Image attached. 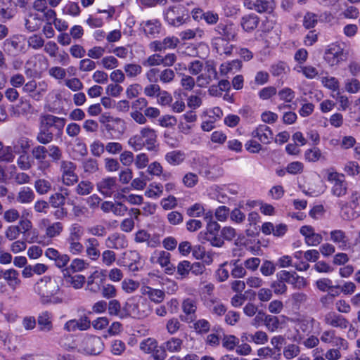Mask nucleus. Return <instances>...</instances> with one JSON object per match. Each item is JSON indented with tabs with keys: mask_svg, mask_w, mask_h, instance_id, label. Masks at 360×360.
<instances>
[{
	"mask_svg": "<svg viewBox=\"0 0 360 360\" xmlns=\"http://www.w3.org/2000/svg\"><path fill=\"white\" fill-rule=\"evenodd\" d=\"M34 291L39 297L43 304H58L62 299L57 297L60 285L57 281L50 276H44L34 285Z\"/></svg>",
	"mask_w": 360,
	"mask_h": 360,
	"instance_id": "1",
	"label": "nucleus"
},
{
	"mask_svg": "<svg viewBox=\"0 0 360 360\" xmlns=\"http://www.w3.org/2000/svg\"><path fill=\"white\" fill-rule=\"evenodd\" d=\"M128 143L136 151L141 150L144 147L149 151H156L158 149L156 131L149 127H142L138 134L129 139Z\"/></svg>",
	"mask_w": 360,
	"mask_h": 360,
	"instance_id": "2",
	"label": "nucleus"
},
{
	"mask_svg": "<svg viewBox=\"0 0 360 360\" xmlns=\"http://www.w3.org/2000/svg\"><path fill=\"white\" fill-rule=\"evenodd\" d=\"M124 309L126 314H124L122 316H125V318L131 316L134 319H144L150 313V308L148 302L141 300L137 302L133 300L127 302L124 304Z\"/></svg>",
	"mask_w": 360,
	"mask_h": 360,
	"instance_id": "3",
	"label": "nucleus"
},
{
	"mask_svg": "<svg viewBox=\"0 0 360 360\" xmlns=\"http://www.w3.org/2000/svg\"><path fill=\"white\" fill-rule=\"evenodd\" d=\"M348 51L338 44H332L325 51V60L330 66L338 65L348 58Z\"/></svg>",
	"mask_w": 360,
	"mask_h": 360,
	"instance_id": "4",
	"label": "nucleus"
},
{
	"mask_svg": "<svg viewBox=\"0 0 360 360\" xmlns=\"http://www.w3.org/2000/svg\"><path fill=\"white\" fill-rule=\"evenodd\" d=\"M218 73L215 63L213 60H207L205 63L204 72L196 77L198 86L203 88L207 86L213 80L218 79Z\"/></svg>",
	"mask_w": 360,
	"mask_h": 360,
	"instance_id": "5",
	"label": "nucleus"
},
{
	"mask_svg": "<svg viewBox=\"0 0 360 360\" xmlns=\"http://www.w3.org/2000/svg\"><path fill=\"white\" fill-rule=\"evenodd\" d=\"M77 166L70 160H63L60 162V172L62 182L66 186H72L78 181V176L75 173Z\"/></svg>",
	"mask_w": 360,
	"mask_h": 360,
	"instance_id": "6",
	"label": "nucleus"
},
{
	"mask_svg": "<svg viewBox=\"0 0 360 360\" xmlns=\"http://www.w3.org/2000/svg\"><path fill=\"white\" fill-rule=\"evenodd\" d=\"M104 345L101 338L86 336L80 343L79 350L91 355H97L103 349Z\"/></svg>",
	"mask_w": 360,
	"mask_h": 360,
	"instance_id": "7",
	"label": "nucleus"
},
{
	"mask_svg": "<svg viewBox=\"0 0 360 360\" xmlns=\"http://www.w3.org/2000/svg\"><path fill=\"white\" fill-rule=\"evenodd\" d=\"M49 85L45 81L37 82L34 79L27 82L23 86L22 90L35 101H40L47 92Z\"/></svg>",
	"mask_w": 360,
	"mask_h": 360,
	"instance_id": "8",
	"label": "nucleus"
},
{
	"mask_svg": "<svg viewBox=\"0 0 360 360\" xmlns=\"http://www.w3.org/2000/svg\"><path fill=\"white\" fill-rule=\"evenodd\" d=\"M65 121L63 117L51 114H41L39 117V126L49 130L51 127H54L58 130V134H61L65 125Z\"/></svg>",
	"mask_w": 360,
	"mask_h": 360,
	"instance_id": "9",
	"label": "nucleus"
},
{
	"mask_svg": "<svg viewBox=\"0 0 360 360\" xmlns=\"http://www.w3.org/2000/svg\"><path fill=\"white\" fill-rule=\"evenodd\" d=\"M105 279V270L95 271L87 278L86 290L93 293H98L101 290Z\"/></svg>",
	"mask_w": 360,
	"mask_h": 360,
	"instance_id": "10",
	"label": "nucleus"
},
{
	"mask_svg": "<svg viewBox=\"0 0 360 360\" xmlns=\"http://www.w3.org/2000/svg\"><path fill=\"white\" fill-rule=\"evenodd\" d=\"M117 187L115 177L103 178L96 184L98 191L105 197H110L117 190Z\"/></svg>",
	"mask_w": 360,
	"mask_h": 360,
	"instance_id": "11",
	"label": "nucleus"
},
{
	"mask_svg": "<svg viewBox=\"0 0 360 360\" xmlns=\"http://www.w3.org/2000/svg\"><path fill=\"white\" fill-rule=\"evenodd\" d=\"M177 7L170 6L164 11V18L170 25L174 27H179L189 20L188 15L186 18L184 15L177 16Z\"/></svg>",
	"mask_w": 360,
	"mask_h": 360,
	"instance_id": "12",
	"label": "nucleus"
},
{
	"mask_svg": "<svg viewBox=\"0 0 360 360\" xmlns=\"http://www.w3.org/2000/svg\"><path fill=\"white\" fill-rule=\"evenodd\" d=\"M324 323L330 327L340 329H346L349 325L345 317L334 311H330L325 315Z\"/></svg>",
	"mask_w": 360,
	"mask_h": 360,
	"instance_id": "13",
	"label": "nucleus"
},
{
	"mask_svg": "<svg viewBox=\"0 0 360 360\" xmlns=\"http://www.w3.org/2000/svg\"><path fill=\"white\" fill-rule=\"evenodd\" d=\"M105 246L109 249H124L128 245L126 236L120 233H113L105 241Z\"/></svg>",
	"mask_w": 360,
	"mask_h": 360,
	"instance_id": "14",
	"label": "nucleus"
},
{
	"mask_svg": "<svg viewBox=\"0 0 360 360\" xmlns=\"http://www.w3.org/2000/svg\"><path fill=\"white\" fill-rule=\"evenodd\" d=\"M183 312L186 314L185 318L181 320L186 323L193 322L196 318L195 315L197 310V300L193 298L184 299L181 304Z\"/></svg>",
	"mask_w": 360,
	"mask_h": 360,
	"instance_id": "15",
	"label": "nucleus"
},
{
	"mask_svg": "<svg viewBox=\"0 0 360 360\" xmlns=\"http://www.w3.org/2000/svg\"><path fill=\"white\" fill-rule=\"evenodd\" d=\"M171 255L164 250H155L150 257V261L153 264H159L162 267H166L167 273L172 271L174 267H169Z\"/></svg>",
	"mask_w": 360,
	"mask_h": 360,
	"instance_id": "16",
	"label": "nucleus"
},
{
	"mask_svg": "<svg viewBox=\"0 0 360 360\" xmlns=\"http://www.w3.org/2000/svg\"><path fill=\"white\" fill-rule=\"evenodd\" d=\"M252 136L263 144H269L273 139V132L270 127L265 124L259 125L252 132Z\"/></svg>",
	"mask_w": 360,
	"mask_h": 360,
	"instance_id": "17",
	"label": "nucleus"
},
{
	"mask_svg": "<svg viewBox=\"0 0 360 360\" xmlns=\"http://www.w3.org/2000/svg\"><path fill=\"white\" fill-rule=\"evenodd\" d=\"M91 326L90 320L86 316H82L79 319H71L65 323L64 329L68 332L76 330H85Z\"/></svg>",
	"mask_w": 360,
	"mask_h": 360,
	"instance_id": "18",
	"label": "nucleus"
},
{
	"mask_svg": "<svg viewBox=\"0 0 360 360\" xmlns=\"http://www.w3.org/2000/svg\"><path fill=\"white\" fill-rule=\"evenodd\" d=\"M215 31L226 40L234 41L237 37V31L232 23H219L216 27Z\"/></svg>",
	"mask_w": 360,
	"mask_h": 360,
	"instance_id": "19",
	"label": "nucleus"
},
{
	"mask_svg": "<svg viewBox=\"0 0 360 360\" xmlns=\"http://www.w3.org/2000/svg\"><path fill=\"white\" fill-rule=\"evenodd\" d=\"M134 240L137 243H146L148 247L155 248L160 244V238L157 236H151L146 231L139 230L134 236Z\"/></svg>",
	"mask_w": 360,
	"mask_h": 360,
	"instance_id": "20",
	"label": "nucleus"
},
{
	"mask_svg": "<svg viewBox=\"0 0 360 360\" xmlns=\"http://www.w3.org/2000/svg\"><path fill=\"white\" fill-rule=\"evenodd\" d=\"M212 47L216 52L222 56H230L232 53L233 46L230 44L229 40L222 37H215L212 40Z\"/></svg>",
	"mask_w": 360,
	"mask_h": 360,
	"instance_id": "21",
	"label": "nucleus"
},
{
	"mask_svg": "<svg viewBox=\"0 0 360 360\" xmlns=\"http://www.w3.org/2000/svg\"><path fill=\"white\" fill-rule=\"evenodd\" d=\"M259 13H273L276 8V2L274 0H255L250 7Z\"/></svg>",
	"mask_w": 360,
	"mask_h": 360,
	"instance_id": "22",
	"label": "nucleus"
},
{
	"mask_svg": "<svg viewBox=\"0 0 360 360\" xmlns=\"http://www.w3.org/2000/svg\"><path fill=\"white\" fill-rule=\"evenodd\" d=\"M259 22V18L254 14H248L243 15L240 19V25L243 30L247 32L255 30Z\"/></svg>",
	"mask_w": 360,
	"mask_h": 360,
	"instance_id": "23",
	"label": "nucleus"
},
{
	"mask_svg": "<svg viewBox=\"0 0 360 360\" xmlns=\"http://www.w3.org/2000/svg\"><path fill=\"white\" fill-rule=\"evenodd\" d=\"M99 242L95 238H89L86 240V254L93 261L97 260L101 256L98 250Z\"/></svg>",
	"mask_w": 360,
	"mask_h": 360,
	"instance_id": "24",
	"label": "nucleus"
},
{
	"mask_svg": "<svg viewBox=\"0 0 360 360\" xmlns=\"http://www.w3.org/2000/svg\"><path fill=\"white\" fill-rule=\"evenodd\" d=\"M141 291L143 295L148 296V298L155 303L162 302L165 297V293L163 290L155 289L150 286H143Z\"/></svg>",
	"mask_w": 360,
	"mask_h": 360,
	"instance_id": "25",
	"label": "nucleus"
},
{
	"mask_svg": "<svg viewBox=\"0 0 360 360\" xmlns=\"http://www.w3.org/2000/svg\"><path fill=\"white\" fill-rule=\"evenodd\" d=\"M11 6V0H0V18L4 22L11 20L15 15V10Z\"/></svg>",
	"mask_w": 360,
	"mask_h": 360,
	"instance_id": "26",
	"label": "nucleus"
},
{
	"mask_svg": "<svg viewBox=\"0 0 360 360\" xmlns=\"http://www.w3.org/2000/svg\"><path fill=\"white\" fill-rule=\"evenodd\" d=\"M52 316L49 311L40 314L37 318V323L41 331L49 332L53 329Z\"/></svg>",
	"mask_w": 360,
	"mask_h": 360,
	"instance_id": "27",
	"label": "nucleus"
},
{
	"mask_svg": "<svg viewBox=\"0 0 360 360\" xmlns=\"http://www.w3.org/2000/svg\"><path fill=\"white\" fill-rule=\"evenodd\" d=\"M18 276L19 274L15 269H10L4 271L3 278L11 289L15 290L21 282Z\"/></svg>",
	"mask_w": 360,
	"mask_h": 360,
	"instance_id": "28",
	"label": "nucleus"
},
{
	"mask_svg": "<svg viewBox=\"0 0 360 360\" xmlns=\"http://www.w3.org/2000/svg\"><path fill=\"white\" fill-rule=\"evenodd\" d=\"M330 240L335 243H339L340 248L345 250L347 246L348 239L345 231L340 229L333 230L330 233Z\"/></svg>",
	"mask_w": 360,
	"mask_h": 360,
	"instance_id": "29",
	"label": "nucleus"
},
{
	"mask_svg": "<svg viewBox=\"0 0 360 360\" xmlns=\"http://www.w3.org/2000/svg\"><path fill=\"white\" fill-rule=\"evenodd\" d=\"M88 266L89 264L84 259L79 258L74 259L71 262L70 265L65 270V273H64V275L66 276L70 272L75 273L82 271L86 269Z\"/></svg>",
	"mask_w": 360,
	"mask_h": 360,
	"instance_id": "30",
	"label": "nucleus"
},
{
	"mask_svg": "<svg viewBox=\"0 0 360 360\" xmlns=\"http://www.w3.org/2000/svg\"><path fill=\"white\" fill-rule=\"evenodd\" d=\"M39 20L40 18L38 17L37 14L30 12L25 18V27L26 30L29 32H34L39 30Z\"/></svg>",
	"mask_w": 360,
	"mask_h": 360,
	"instance_id": "31",
	"label": "nucleus"
},
{
	"mask_svg": "<svg viewBox=\"0 0 360 360\" xmlns=\"http://www.w3.org/2000/svg\"><path fill=\"white\" fill-rule=\"evenodd\" d=\"M198 239L202 243L209 241L212 246L215 247H221L224 245V240L218 236V233L207 236L203 231H201L198 234Z\"/></svg>",
	"mask_w": 360,
	"mask_h": 360,
	"instance_id": "32",
	"label": "nucleus"
},
{
	"mask_svg": "<svg viewBox=\"0 0 360 360\" xmlns=\"http://www.w3.org/2000/svg\"><path fill=\"white\" fill-rule=\"evenodd\" d=\"M185 154L181 150H173L165 155L166 161L171 165H179L184 162Z\"/></svg>",
	"mask_w": 360,
	"mask_h": 360,
	"instance_id": "33",
	"label": "nucleus"
},
{
	"mask_svg": "<svg viewBox=\"0 0 360 360\" xmlns=\"http://www.w3.org/2000/svg\"><path fill=\"white\" fill-rule=\"evenodd\" d=\"M34 199L33 191L28 187L22 188L18 193L16 200L22 204L30 203Z\"/></svg>",
	"mask_w": 360,
	"mask_h": 360,
	"instance_id": "34",
	"label": "nucleus"
},
{
	"mask_svg": "<svg viewBox=\"0 0 360 360\" xmlns=\"http://www.w3.org/2000/svg\"><path fill=\"white\" fill-rule=\"evenodd\" d=\"M108 310L110 315L117 316L121 319H124L125 316H122L124 314H126L124 306L122 309H121V304L117 300H111L108 304Z\"/></svg>",
	"mask_w": 360,
	"mask_h": 360,
	"instance_id": "35",
	"label": "nucleus"
},
{
	"mask_svg": "<svg viewBox=\"0 0 360 360\" xmlns=\"http://www.w3.org/2000/svg\"><path fill=\"white\" fill-rule=\"evenodd\" d=\"M82 167L84 172L89 175L96 173L99 169L98 161L91 158L84 160L82 162Z\"/></svg>",
	"mask_w": 360,
	"mask_h": 360,
	"instance_id": "36",
	"label": "nucleus"
},
{
	"mask_svg": "<svg viewBox=\"0 0 360 360\" xmlns=\"http://www.w3.org/2000/svg\"><path fill=\"white\" fill-rule=\"evenodd\" d=\"M54 135L50 130L39 126V132L37 134V141L43 145L50 143L53 140Z\"/></svg>",
	"mask_w": 360,
	"mask_h": 360,
	"instance_id": "37",
	"label": "nucleus"
},
{
	"mask_svg": "<svg viewBox=\"0 0 360 360\" xmlns=\"http://www.w3.org/2000/svg\"><path fill=\"white\" fill-rule=\"evenodd\" d=\"M183 340L178 338H171L164 343V348L171 352H179L181 349Z\"/></svg>",
	"mask_w": 360,
	"mask_h": 360,
	"instance_id": "38",
	"label": "nucleus"
},
{
	"mask_svg": "<svg viewBox=\"0 0 360 360\" xmlns=\"http://www.w3.org/2000/svg\"><path fill=\"white\" fill-rule=\"evenodd\" d=\"M124 71L127 77L134 78L142 73L143 68L137 63H127L124 66Z\"/></svg>",
	"mask_w": 360,
	"mask_h": 360,
	"instance_id": "39",
	"label": "nucleus"
},
{
	"mask_svg": "<svg viewBox=\"0 0 360 360\" xmlns=\"http://www.w3.org/2000/svg\"><path fill=\"white\" fill-rule=\"evenodd\" d=\"M163 193V186L161 184L152 183L145 191V195L149 198H158Z\"/></svg>",
	"mask_w": 360,
	"mask_h": 360,
	"instance_id": "40",
	"label": "nucleus"
},
{
	"mask_svg": "<svg viewBox=\"0 0 360 360\" xmlns=\"http://www.w3.org/2000/svg\"><path fill=\"white\" fill-rule=\"evenodd\" d=\"M160 24L158 20H147L144 22L143 31L148 36L155 37L160 33Z\"/></svg>",
	"mask_w": 360,
	"mask_h": 360,
	"instance_id": "41",
	"label": "nucleus"
},
{
	"mask_svg": "<svg viewBox=\"0 0 360 360\" xmlns=\"http://www.w3.org/2000/svg\"><path fill=\"white\" fill-rule=\"evenodd\" d=\"M300 351V347L297 345L292 343L284 347L283 354L285 359L291 360L298 356Z\"/></svg>",
	"mask_w": 360,
	"mask_h": 360,
	"instance_id": "42",
	"label": "nucleus"
},
{
	"mask_svg": "<svg viewBox=\"0 0 360 360\" xmlns=\"http://www.w3.org/2000/svg\"><path fill=\"white\" fill-rule=\"evenodd\" d=\"M63 229L64 226L61 222L57 221L52 223L51 226L47 227V229L45 232V236L49 238L58 237L61 234Z\"/></svg>",
	"mask_w": 360,
	"mask_h": 360,
	"instance_id": "43",
	"label": "nucleus"
},
{
	"mask_svg": "<svg viewBox=\"0 0 360 360\" xmlns=\"http://www.w3.org/2000/svg\"><path fill=\"white\" fill-rule=\"evenodd\" d=\"M69 233L66 240H81L84 235V229L79 224H72L69 228Z\"/></svg>",
	"mask_w": 360,
	"mask_h": 360,
	"instance_id": "44",
	"label": "nucleus"
},
{
	"mask_svg": "<svg viewBox=\"0 0 360 360\" xmlns=\"http://www.w3.org/2000/svg\"><path fill=\"white\" fill-rule=\"evenodd\" d=\"M18 115L27 117L34 113V109L29 101L20 100L17 105Z\"/></svg>",
	"mask_w": 360,
	"mask_h": 360,
	"instance_id": "45",
	"label": "nucleus"
},
{
	"mask_svg": "<svg viewBox=\"0 0 360 360\" xmlns=\"http://www.w3.org/2000/svg\"><path fill=\"white\" fill-rule=\"evenodd\" d=\"M37 192L41 195L48 193L52 188V184L44 179H37L34 183Z\"/></svg>",
	"mask_w": 360,
	"mask_h": 360,
	"instance_id": "46",
	"label": "nucleus"
},
{
	"mask_svg": "<svg viewBox=\"0 0 360 360\" xmlns=\"http://www.w3.org/2000/svg\"><path fill=\"white\" fill-rule=\"evenodd\" d=\"M347 191V184L344 179L338 180L334 183L332 188V193L337 197H342L346 195Z\"/></svg>",
	"mask_w": 360,
	"mask_h": 360,
	"instance_id": "47",
	"label": "nucleus"
},
{
	"mask_svg": "<svg viewBox=\"0 0 360 360\" xmlns=\"http://www.w3.org/2000/svg\"><path fill=\"white\" fill-rule=\"evenodd\" d=\"M94 189L93 184L89 181H81L76 186L75 191L79 195H87Z\"/></svg>",
	"mask_w": 360,
	"mask_h": 360,
	"instance_id": "48",
	"label": "nucleus"
},
{
	"mask_svg": "<svg viewBox=\"0 0 360 360\" xmlns=\"http://www.w3.org/2000/svg\"><path fill=\"white\" fill-rule=\"evenodd\" d=\"M249 336L250 338V342H254L256 345H265L269 340L267 333L262 330H257Z\"/></svg>",
	"mask_w": 360,
	"mask_h": 360,
	"instance_id": "49",
	"label": "nucleus"
},
{
	"mask_svg": "<svg viewBox=\"0 0 360 360\" xmlns=\"http://www.w3.org/2000/svg\"><path fill=\"white\" fill-rule=\"evenodd\" d=\"M66 281L69 283L75 289H80L85 283L86 278L84 276L81 274H77L72 276L69 275L66 279Z\"/></svg>",
	"mask_w": 360,
	"mask_h": 360,
	"instance_id": "50",
	"label": "nucleus"
},
{
	"mask_svg": "<svg viewBox=\"0 0 360 360\" xmlns=\"http://www.w3.org/2000/svg\"><path fill=\"white\" fill-rule=\"evenodd\" d=\"M20 44V41L18 37H13L6 39L4 42V45L7 47L8 51L13 53H18L22 50Z\"/></svg>",
	"mask_w": 360,
	"mask_h": 360,
	"instance_id": "51",
	"label": "nucleus"
},
{
	"mask_svg": "<svg viewBox=\"0 0 360 360\" xmlns=\"http://www.w3.org/2000/svg\"><path fill=\"white\" fill-rule=\"evenodd\" d=\"M64 193H56L49 198V203L53 207H59L65 204V196L68 195L67 190Z\"/></svg>",
	"mask_w": 360,
	"mask_h": 360,
	"instance_id": "52",
	"label": "nucleus"
},
{
	"mask_svg": "<svg viewBox=\"0 0 360 360\" xmlns=\"http://www.w3.org/2000/svg\"><path fill=\"white\" fill-rule=\"evenodd\" d=\"M265 326L270 332L276 331L280 326V321L277 316L266 315L264 319Z\"/></svg>",
	"mask_w": 360,
	"mask_h": 360,
	"instance_id": "53",
	"label": "nucleus"
},
{
	"mask_svg": "<svg viewBox=\"0 0 360 360\" xmlns=\"http://www.w3.org/2000/svg\"><path fill=\"white\" fill-rule=\"evenodd\" d=\"M345 89L349 94H356L360 91V81L356 78L347 79L345 83Z\"/></svg>",
	"mask_w": 360,
	"mask_h": 360,
	"instance_id": "54",
	"label": "nucleus"
},
{
	"mask_svg": "<svg viewBox=\"0 0 360 360\" xmlns=\"http://www.w3.org/2000/svg\"><path fill=\"white\" fill-rule=\"evenodd\" d=\"M238 262L239 259L231 261L230 264L233 266L231 274L234 278H243L246 275V270Z\"/></svg>",
	"mask_w": 360,
	"mask_h": 360,
	"instance_id": "55",
	"label": "nucleus"
},
{
	"mask_svg": "<svg viewBox=\"0 0 360 360\" xmlns=\"http://www.w3.org/2000/svg\"><path fill=\"white\" fill-rule=\"evenodd\" d=\"M316 285L319 290L322 292L329 290V292H333V288H340L339 285H332V281L329 278H321L316 282Z\"/></svg>",
	"mask_w": 360,
	"mask_h": 360,
	"instance_id": "56",
	"label": "nucleus"
},
{
	"mask_svg": "<svg viewBox=\"0 0 360 360\" xmlns=\"http://www.w3.org/2000/svg\"><path fill=\"white\" fill-rule=\"evenodd\" d=\"M205 68V63L200 60H195L188 65V70L192 75H199Z\"/></svg>",
	"mask_w": 360,
	"mask_h": 360,
	"instance_id": "57",
	"label": "nucleus"
},
{
	"mask_svg": "<svg viewBox=\"0 0 360 360\" xmlns=\"http://www.w3.org/2000/svg\"><path fill=\"white\" fill-rule=\"evenodd\" d=\"M198 176L193 172L186 173L182 179L183 184L187 188H193L198 184Z\"/></svg>",
	"mask_w": 360,
	"mask_h": 360,
	"instance_id": "58",
	"label": "nucleus"
},
{
	"mask_svg": "<svg viewBox=\"0 0 360 360\" xmlns=\"http://www.w3.org/2000/svg\"><path fill=\"white\" fill-rule=\"evenodd\" d=\"M30 144L27 138H20L14 144L13 151L15 153H26L27 150L30 148Z\"/></svg>",
	"mask_w": 360,
	"mask_h": 360,
	"instance_id": "59",
	"label": "nucleus"
},
{
	"mask_svg": "<svg viewBox=\"0 0 360 360\" xmlns=\"http://www.w3.org/2000/svg\"><path fill=\"white\" fill-rule=\"evenodd\" d=\"M175 72L172 69L166 68L160 71L159 79L163 84L171 83L175 78Z\"/></svg>",
	"mask_w": 360,
	"mask_h": 360,
	"instance_id": "60",
	"label": "nucleus"
},
{
	"mask_svg": "<svg viewBox=\"0 0 360 360\" xmlns=\"http://www.w3.org/2000/svg\"><path fill=\"white\" fill-rule=\"evenodd\" d=\"M204 32L200 28H196L195 30H186L185 31H183L180 34V37L182 40H190L195 37L198 36L199 37H202L203 35Z\"/></svg>",
	"mask_w": 360,
	"mask_h": 360,
	"instance_id": "61",
	"label": "nucleus"
},
{
	"mask_svg": "<svg viewBox=\"0 0 360 360\" xmlns=\"http://www.w3.org/2000/svg\"><path fill=\"white\" fill-rule=\"evenodd\" d=\"M101 255L102 263L106 266H111L116 260V254L111 250H104Z\"/></svg>",
	"mask_w": 360,
	"mask_h": 360,
	"instance_id": "62",
	"label": "nucleus"
},
{
	"mask_svg": "<svg viewBox=\"0 0 360 360\" xmlns=\"http://www.w3.org/2000/svg\"><path fill=\"white\" fill-rule=\"evenodd\" d=\"M274 76H281L286 74L289 71L288 66L283 62H279L271 66L270 70Z\"/></svg>",
	"mask_w": 360,
	"mask_h": 360,
	"instance_id": "63",
	"label": "nucleus"
},
{
	"mask_svg": "<svg viewBox=\"0 0 360 360\" xmlns=\"http://www.w3.org/2000/svg\"><path fill=\"white\" fill-rule=\"evenodd\" d=\"M278 95L281 101L286 103L292 102L295 96V91L289 87H285L281 89Z\"/></svg>",
	"mask_w": 360,
	"mask_h": 360,
	"instance_id": "64",
	"label": "nucleus"
}]
</instances>
